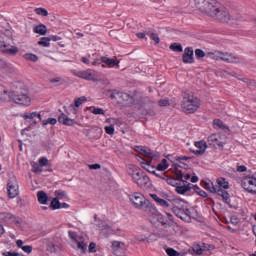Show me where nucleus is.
Returning a JSON list of instances; mask_svg holds the SVG:
<instances>
[{
  "label": "nucleus",
  "instance_id": "obj_9",
  "mask_svg": "<svg viewBox=\"0 0 256 256\" xmlns=\"http://www.w3.org/2000/svg\"><path fill=\"white\" fill-rule=\"evenodd\" d=\"M69 237L73 243H76L77 249H80V251H82V253L87 252V242H85V238L83 236L78 235L73 231H70Z\"/></svg>",
  "mask_w": 256,
  "mask_h": 256
},
{
  "label": "nucleus",
  "instance_id": "obj_25",
  "mask_svg": "<svg viewBox=\"0 0 256 256\" xmlns=\"http://www.w3.org/2000/svg\"><path fill=\"white\" fill-rule=\"evenodd\" d=\"M38 202L41 203V205H47V193L45 191H39L37 193Z\"/></svg>",
  "mask_w": 256,
  "mask_h": 256
},
{
  "label": "nucleus",
  "instance_id": "obj_20",
  "mask_svg": "<svg viewBox=\"0 0 256 256\" xmlns=\"http://www.w3.org/2000/svg\"><path fill=\"white\" fill-rule=\"evenodd\" d=\"M127 173L128 175H130V177H132L134 181V179L139 176L141 171H139V168L137 166L130 164L127 166Z\"/></svg>",
  "mask_w": 256,
  "mask_h": 256
},
{
  "label": "nucleus",
  "instance_id": "obj_28",
  "mask_svg": "<svg viewBox=\"0 0 256 256\" xmlns=\"http://www.w3.org/2000/svg\"><path fill=\"white\" fill-rule=\"evenodd\" d=\"M26 61H32V63H37L39 61V56L33 53H26L23 55Z\"/></svg>",
  "mask_w": 256,
  "mask_h": 256
},
{
  "label": "nucleus",
  "instance_id": "obj_35",
  "mask_svg": "<svg viewBox=\"0 0 256 256\" xmlns=\"http://www.w3.org/2000/svg\"><path fill=\"white\" fill-rule=\"evenodd\" d=\"M171 51H175L176 53H183V46L178 43H173L170 45Z\"/></svg>",
  "mask_w": 256,
  "mask_h": 256
},
{
  "label": "nucleus",
  "instance_id": "obj_16",
  "mask_svg": "<svg viewBox=\"0 0 256 256\" xmlns=\"http://www.w3.org/2000/svg\"><path fill=\"white\" fill-rule=\"evenodd\" d=\"M195 147L198 150L193 151L194 155H205V151H207V142L204 140L195 142Z\"/></svg>",
  "mask_w": 256,
  "mask_h": 256
},
{
  "label": "nucleus",
  "instance_id": "obj_14",
  "mask_svg": "<svg viewBox=\"0 0 256 256\" xmlns=\"http://www.w3.org/2000/svg\"><path fill=\"white\" fill-rule=\"evenodd\" d=\"M193 55H194L193 48L186 47L184 49V54L182 56L183 63H186V64L195 63V58L193 57Z\"/></svg>",
  "mask_w": 256,
  "mask_h": 256
},
{
  "label": "nucleus",
  "instance_id": "obj_54",
  "mask_svg": "<svg viewBox=\"0 0 256 256\" xmlns=\"http://www.w3.org/2000/svg\"><path fill=\"white\" fill-rule=\"evenodd\" d=\"M214 127H216L217 129H223V127H225L223 125V121L219 120V119H216L214 120Z\"/></svg>",
  "mask_w": 256,
  "mask_h": 256
},
{
  "label": "nucleus",
  "instance_id": "obj_4",
  "mask_svg": "<svg viewBox=\"0 0 256 256\" xmlns=\"http://www.w3.org/2000/svg\"><path fill=\"white\" fill-rule=\"evenodd\" d=\"M208 56L216 61H224V63H239L241 61L238 56H235L232 53L217 50L208 53Z\"/></svg>",
  "mask_w": 256,
  "mask_h": 256
},
{
  "label": "nucleus",
  "instance_id": "obj_31",
  "mask_svg": "<svg viewBox=\"0 0 256 256\" xmlns=\"http://www.w3.org/2000/svg\"><path fill=\"white\" fill-rule=\"evenodd\" d=\"M203 187H204V189H207L208 191H210V193H215L218 188V187L214 186L213 182H211V181L204 182Z\"/></svg>",
  "mask_w": 256,
  "mask_h": 256
},
{
  "label": "nucleus",
  "instance_id": "obj_45",
  "mask_svg": "<svg viewBox=\"0 0 256 256\" xmlns=\"http://www.w3.org/2000/svg\"><path fill=\"white\" fill-rule=\"evenodd\" d=\"M35 117H37V112H31L23 115V119H25V121L35 119Z\"/></svg>",
  "mask_w": 256,
  "mask_h": 256
},
{
  "label": "nucleus",
  "instance_id": "obj_49",
  "mask_svg": "<svg viewBox=\"0 0 256 256\" xmlns=\"http://www.w3.org/2000/svg\"><path fill=\"white\" fill-rule=\"evenodd\" d=\"M157 204L160 205V207H164V208L171 207V204H169V202L161 198L158 200Z\"/></svg>",
  "mask_w": 256,
  "mask_h": 256
},
{
  "label": "nucleus",
  "instance_id": "obj_60",
  "mask_svg": "<svg viewBox=\"0 0 256 256\" xmlns=\"http://www.w3.org/2000/svg\"><path fill=\"white\" fill-rule=\"evenodd\" d=\"M146 35H149V32H139L136 34V37H138V39H145Z\"/></svg>",
  "mask_w": 256,
  "mask_h": 256
},
{
  "label": "nucleus",
  "instance_id": "obj_53",
  "mask_svg": "<svg viewBox=\"0 0 256 256\" xmlns=\"http://www.w3.org/2000/svg\"><path fill=\"white\" fill-rule=\"evenodd\" d=\"M89 253H95L97 251V244L91 242L88 246Z\"/></svg>",
  "mask_w": 256,
  "mask_h": 256
},
{
  "label": "nucleus",
  "instance_id": "obj_30",
  "mask_svg": "<svg viewBox=\"0 0 256 256\" xmlns=\"http://www.w3.org/2000/svg\"><path fill=\"white\" fill-rule=\"evenodd\" d=\"M38 45H40V47H51V38L49 37L40 38V40L38 41Z\"/></svg>",
  "mask_w": 256,
  "mask_h": 256
},
{
  "label": "nucleus",
  "instance_id": "obj_56",
  "mask_svg": "<svg viewBox=\"0 0 256 256\" xmlns=\"http://www.w3.org/2000/svg\"><path fill=\"white\" fill-rule=\"evenodd\" d=\"M175 175H176L177 181H185V180H183V171L176 170Z\"/></svg>",
  "mask_w": 256,
  "mask_h": 256
},
{
  "label": "nucleus",
  "instance_id": "obj_5",
  "mask_svg": "<svg viewBox=\"0 0 256 256\" xmlns=\"http://www.w3.org/2000/svg\"><path fill=\"white\" fill-rule=\"evenodd\" d=\"M9 97V99H12V101L18 105H24L25 107H29V105H31V97L27 90L10 92Z\"/></svg>",
  "mask_w": 256,
  "mask_h": 256
},
{
  "label": "nucleus",
  "instance_id": "obj_64",
  "mask_svg": "<svg viewBox=\"0 0 256 256\" xmlns=\"http://www.w3.org/2000/svg\"><path fill=\"white\" fill-rule=\"evenodd\" d=\"M89 169H94V170H97V169H101V166L99 164H90L88 165Z\"/></svg>",
  "mask_w": 256,
  "mask_h": 256
},
{
  "label": "nucleus",
  "instance_id": "obj_52",
  "mask_svg": "<svg viewBox=\"0 0 256 256\" xmlns=\"http://www.w3.org/2000/svg\"><path fill=\"white\" fill-rule=\"evenodd\" d=\"M92 113L93 115H105V110L103 108H94Z\"/></svg>",
  "mask_w": 256,
  "mask_h": 256
},
{
  "label": "nucleus",
  "instance_id": "obj_18",
  "mask_svg": "<svg viewBox=\"0 0 256 256\" xmlns=\"http://www.w3.org/2000/svg\"><path fill=\"white\" fill-rule=\"evenodd\" d=\"M101 63H104V64H102L103 68L108 67L109 69H113V67L119 66V63H117V61H115V59L108 58L106 56L101 57Z\"/></svg>",
  "mask_w": 256,
  "mask_h": 256
},
{
  "label": "nucleus",
  "instance_id": "obj_44",
  "mask_svg": "<svg viewBox=\"0 0 256 256\" xmlns=\"http://www.w3.org/2000/svg\"><path fill=\"white\" fill-rule=\"evenodd\" d=\"M55 195H56V199H65V197H67V193L65 191H62V190H57L55 192Z\"/></svg>",
  "mask_w": 256,
  "mask_h": 256
},
{
  "label": "nucleus",
  "instance_id": "obj_50",
  "mask_svg": "<svg viewBox=\"0 0 256 256\" xmlns=\"http://www.w3.org/2000/svg\"><path fill=\"white\" fill-rule=\"evenodd\" d=\"M195 55L197 59H203V57H205V51H203L202 49H196Z\"/></svg>",
  "mask_w": 256,
  "mask_h": 256
},
{
  "label": "nucleus",
  "instance_id": "obj_21",
  "mask_svg": "<svg viewBox=\"0 0 256 256\" xmlns=\"http://www.w3.org/2000/svg\"><path fill=\"white\" fill-rule=\"evenodd\" d=\"M214 193H217V195L222 197L225 203L227 204L231 203V198L225 189L218 187Z\"/></svg>",
  "mask_w": 256,
  "mask_h": 256
},
{
  "label": "nucleus",
  "instance_id": "obj_43",
  "mask_svg": "<svg viewBox=\"0 0 256 256\" xmlns=\"http://www.w3.org/2000/svg\"><path fill=\"white\" fill-rule=\"evenodd\" d=\"M42 166L40 165V164H38V163H34L33 165H32V171L34 172V173H43V168H41Z\"/></svg>",
  "mask_w": 256,
  "mask_h": 256
},
{
  "label": "nucleus",
  "instance_id": "obj_7",
  "mask_svg": "<svg viewBox=\"0 0 256 256\" xmlns=\"http://www.w3.org/2000/svg\"><path fill=\"white\" fill-rule=\"evenodd\" d=\"M194 5L198 11L204 13V15H211L213 8L217 5L216 0H194Z\"/></svg>",
  "mask_w": 256,
  "mask_h": 256
},
{
  "label": "nucleus",
  "instance_id": "obj_58",
  "mask_svg": "<svg viewBox=\"0 0 256 256\" xmlns=\"http://www.w3.org/2000/svg\"><path fill=\"white\" fill-rule=\"evenodd\" d=\"M165 181H167L168 185H172V187H177V185H179L175 179L173 178H168L165 179Z\"/></svg>",
  "mask_w": 256,
  "mask_h": 256
},
{
  "label": "nucleus",
  "instance_id": "obj_17",
  "mask_svg": "<svg viewBox=\"0 0 256 256\" xmlns=\"http://www.w3.org/2000/svg\"><path fill=\"white\" fill-rule=\"evenodd\" d=\"M74 75L76 77H79L80 79H85L86 81H95V78H93V74L91 73V70L75 71Z\"/></svg>",
  "mask_w": 256,
  "mask_h": 256
},
{
  "label": "nucleus",
  "instance_id": "obj_29",
  "mask_svg": "<svg viewBox=\"0 0 256 256\" xmlns=\"http://www.w3.org/2000/svg\"><path fill=\"white\" fill-rule=\"evenodd\" d=\"M216 187H219L220 189H229V182H227L225 178H218Z\"/></svg>",
  "mask_w": 256,
  "mask_h": 256
},
{
  "label": "nucleus",
  "instance_id": "obj_34",
  "mask_svg": "<svg viewBox=\"0 0 256 256\" xmlns=\"http://www.w3.org/2000/svg\"><path fill=\"white\" fill-rule=\"evenodd\" d=\"M166 169H169V164L167 159H162L161 163L157 165V171H165Z\"/></svg>",
  "mask_w": 256,
  "mask_h": 256
},
{
  "label": "nucleus",
  "instance_id": "obj_36",
  "mask_svg": "<svg viewBox=\"0 0 256 256\" xmlns=\"http://www.w3.org/2000/svg\"><path fill=\"white\" fill-rule=\"evenodd\" d=\"M192 251L193 253H195L196 255H203V252L205 251V249H203V247L199 244H195L192 247Z\"/></svg>",
  "mask_w": 256,
  "mask_h": 256
},
{
  "label": "nucleus",
  "instance_id": "obj_40",
  "mask_svg": "<svg viewBox=\"0 0 256 256\" xmlns=\"http://www.w3.org/2000/svg\"><path fill=\"white\" fill-rule=\"evenodd\" d=\"M150 39L155 42V45H159L161 43V39L159 38V35L153 32H149Z\"/></svg>",
  "mask_w": 256,
  "mask_h": 256
},
{
  "label": "nucleus",
  "instance_id": "obj_8",
  "mask_svg": "<svg viewBox=\"0 0 256 256\" xmlns=\"http://www.w3.org/2000/svg\"><path fill=\"white\" fill-rule=\"evenodd\" d=\"M8 196L10 199H15L19 195V184L17 183V178L11 176L7 184Z\"/></svg>",
  "mask_w": 256,
  "mask_h": 256
},
{
  "label": "nucleus",
  "instance_id": "obj_51",
  "mask_svg": "<svg viewBox=\"0 0 256 256\" xmlns=\"http://www.w3.org/2000/svg\"><path fill=\"white\" fill-rule=\"evenodd\" d=\"M39 165L40 167H47V165H49V160L46 157L40 158Z\"/></svg>",
  "mask_w": 256,
  "mask_h": 256
},
{
  "label": "nucleus",
  "instance_id": "obj_59",
  "mask_svg": "<svg viewBox=\"0 0 256 256\" xmlns=\"http://www.w3.org/2000/svg\"><path fill=\"white\" fill-rule=\"evenodd\" d=\"M153 175H155L159 179H163V181H165V179H167V174H165V173H157L156 170H155V173H153Z\"/></svg>",
  "mask_w": 256,
  "mask_h": 256
},
{
  "label": "nucleus",
  "instance_id": "obj_10",
  "mask_svg": "<svg viewBox=\"0 0 256 256\" xmlns=\"http://www.w3.org/2000/svg\"><path fill=\"white\" fill-rule=\"evenodd\" d=\"M134 183H136L140 189H149L151 187V179L143 172L135 177Z\"/></svg>",
  "mask_w": 256,
  "mask_h": 256
},
{
  "label": "nucleus",
  "instance_id": "obj_38",
  "mask_svg": "<svg viewBox=\"0 0 256 256\" xmlns=\"http://www.w3.org/2000/svg\"><path fill=\"white\" fill-rule=\"evenodd\" d=\"M123 99H127V93L118 91V94L116 96V102L121 105V103H123Z\"/></svg>",
  "mask_w": 256,
  "mask_h": 256
},
{
  "label": "nucleus",
  "instance_id": "obj_57",
  "mask_svg": "<svg viewBox=\"0 0 256 256\" xmlns=\"http://www.w3.org/2000/svg\"><path fill=\"white\" fill-rule=\"evenodd\" d=\"M22 251H24V253H27L29 255L33 251V246L26 245V246L22 247Z\"/></svg>",
  "mask_w": 256,
  "mask_h": 256
},
{
  "label": "nucleus",
  "instance_id": "obj_48",
  "mask_svg": "<svg viewBox=\"0 0 256 256\" xmlns=\"http://www.w3.org/2000/svg\"><path fill=\"white\" fill-rule=\"evenodd\" d=\"M158 105L160 107H169V105H171V103L169 102V99H161V100H159Z\"/></svg>",
  "mask_w": 256,
  "mask_h": 256
},
{
  "label": "nucleus",
  "instance_id": "obj_24",
  "mask_svg": "<svg viewBox=\"0 0 256 256\" xmlns=\"http://www.w3.org/2000/svg\"><path fill=\"white\" fill-rule=\"evenodd\" d=\"M138 152L140 155H143L144 157H148V159H153V151L148 150L147 148L144 147H138Z\"/></svg>",
  "mask_w": 256,
  "mask_h": 256
},
{
  "label": "nucleus",
  "instance_id": "obj_27",
  "mask_svg": "<svg viewBox=\"0 0 256 256\" xmlns=\"http://www.w3.org/2000/svg\"><path fill=\"white\" fill-rule=\"evenodd\" d=\"M34 33H37L38 35H47V26L40 24L34 27Z\"/></svg>",
  "mask_w": 256,
  "mask_h": 256
},
{
  "label": "nucleus",
  "instance_id": "obj_39",
  "mask_svg": "<svg viewBox=\"0 0 256 256\" xmlns=\"http://www.w3.org/2000/svg\"><path fill=\"white\" fill-rule=\"evenodd\" d=\"M51 209H61V202L57 198H54L50 203Z\"/></svg>",
  "mask_w": 256,
  "mask_h": 256
},
{
  "label": "nucleus",
  "instance_id": "obj_22",
  "mask_svg": "<svg viewBox=\"0 0 256 256\" xmlns=\"http://www.w3.org/2000/svg\"><path fill=\"white\" fill-rule=\"evenodd\" d=\"M140 165L142 169H145V171H148V173H155V166L151 165V162L145 159H142L140 162Z\"/></svg>",
  "mask_w": 256,
  "mask_h": 256
},
{
  "label": "nucleus",
  "instance_id": "obj_15",
  "mask_svg": "<svg viewBox=\"0 0 256 256\" xmlns=\"http://www.w3.org/2000/svg\"><path fill=\"white\" fill-rule=\"evenodd\" d=\"M58 123L66 125L67 127H73V125H77V121L75 120V118H69L65 113H62L58 117Z\"/></svg>",
  "mask_w": 256,
  "mask_h": 256
},
{
  "label": "nucleus",
  "instance_id": "obj_47",
  "mask_svg": "<svg viewBox=\"0 0 256 256\" xmlns=\"http://www.w3.org/2000/svg\"><path fill=\"white\" fill-rule=\"evenodd\" d=\"M105 131L108 135H114L115 134V126L110 125V126H105Z\"/></svg>",
  "mask_w": 256,
  "mask_h": 256
},
{
  "label": "nucleus",
  "instance_id": "obj_1",
  "mask_svg": "<svg viewBox=\"0 0 256 256\" xmlns=\"http://www.w3.org/2000/svg\"><path fill=\"white\" fill-rule=\"evenodd\" d=\"M209 17L217 19L218 21H221V23H230V25L237 23V20L232 18L231 14H229V10L221 6L218 2H216V5L212 8V12H210Z\"/></svg>",
  "mask_w": 256,
  "mask_h": 256
},
{
  "label": "nucleus",
  "instance_id": "obj_19",
  "mask_svg": "<svg viewBox=\"0 0 256 256\" xmlns=\"http://www.w3.org/2000/svg\"><path fill=\"white\" fill-rule=\"evenodd\" d=\"M137 103V96H131L127 94L126 98H122L120 105H125V107H133Z\"/></svg>",
  "mask_w": 256,
  "mask_h": 256
},
{
  "label": "nucleus",
  "instance_id": "obj_63",
  "mask_svg": "<svg viewBox=\"0 0 256 256\" xmlns=\"http://www.w3.org/2000/svg\"><path fill=\"white\" fill-rule=\"evenodd\" d=\"M3 256H19L17 252H3Z\"/></svg>",
  "mask_w": 256,
  "mask_h": 256
},
{
  "label": "nucleus",
  "instance_id": "obj_32",
  "mask_svg": "<svg viewBox=\"0 0 256 256\" xmlns=\"http://www.w3.org/2000/svg\"><path fill=\"white\" fill-rule=\"evenodd\" d=\"M4 219H5V221H11L12 223H21V218H16L11 213L5 214Z\"/></svg>",
  "mask_w": 256,
  "mask_h": 256
},
{
  "label": "nucleus",
  "instance_id": "obj_23",
  "mask_svg": "<svg viewBox=\"0 0 256 256\" xmlns=\"http://www.w3.org/2000/svg\"><path fill=\"white\" fill-rule=\"evenodd\" d=\"M175 191L176 193H178V195H185L187 191H191V184H188V185L177 184Z\"/></svg>",
  "mask_w": 256,
  "mask_h": 256
},
{
  "label": "nucleus",
  "instance_id": "obj_61",
  "mask_svg": "<svg viewBox=\"0 0 256 256\" xmlns=\"http://www.w3.org/2000/svg\"><path fill=\"white\" fill-rule=\"evenodd\" d=\"M136 241H140V242H143V241H147V236L145 235H137L135 237Z\"/></svg>",
  "mask_w": 256,
  "mask_h": 256
},
{
  "label": "nucleus",
  "instance_id": "obj_42",
  "mask_svg": "<svg viewBox=\"0 0 256 256\" xmlns=\"http://www.w3.org/2000/svg\"><path fill=\"white\" fill-rule=\"evenodd\" d=\"M166 253L168 256H181V253H179L178 251H176L173 248H167Z\"/></svg>",
  "mask_w": 256,
  "mask_h": 256
},
{
  "label": "nucleus",
  "instance_id": "obj_41",
  "mask_svg": "<svg viewBox=\"0 0 256 256\" xmlns=\"http://www.w3.org/2000/svg\"><path fill=\"white\" fill-rule=\"evenodd\" d=\"M85 101H87V97L85 96L75 99V107H81Z\"/></svg>",
  "mask_w": 256,
  "mask_h": 256
},
{
  "label": "nucleus",
  "instance_id": "obj_11",
  "mask_svg": "<svg viewBox=\"0 0 256 256\" xmlns=\"http://www.w3.org/2000/svg\"><path fill=\"white\" fill-rule=\"evenodd\" d=\"M130 201L133 203L136 209H143V207H145V203H147L145 196L139 192H135L134 194L130 195Z\"/></svg>",
  "mask_w": 256,
  "mask_h": 256
},
{
  "label": "nucleus",
  "instance_id": "obj_55",
  "mask_svg": "<svg viewBox=\"0 0 256 256\" xmlns=\"http://www.w3.org/2000/svg\"><path fill=\"white\" fill-rule=\"evenodd\" d=\"M10 64L7 63L4 59L0 58V69H9Z\"/></svg>",
  "mask_w": 256,
  "mask_h": 256
},
{
  "label": "nucleus",
  "instance_id": "obj_6",
  "mask_svg": "<svg viewBox=\"0 0 256 256\" xmlns=\"http://www.w3.org/2000/svg\"><path fill=\"white\" fill-rule=\"evenodd\" d=\"M0 51L4 55H17L19 53V48L11 46V37L0 35Z\"/></svg>",
  "mask_w": 256,
  "mask_h": 256
},
{
  "label": "nucleus",
  "instance_id": "obj_26",
  "mask_svg": "<svg viewBox=\"0 0 256 256\" xmlns=\"http://www.w3.org/2000/svg\"><path fill=\"white\" fill-rule=\"evenodd\" d=\"M9 92L5 86L0 84V99H2L3 101H7V99H10L9 97Z\"/></svg>",
  "mask_w": 256,
  "mask_h": 256
},
{
  "label": "nucleus",
  "instance_id": "obj_2",
  "mask_svg": "<svg viewBox=\"0 0 256 256\" xmlns=\"http://www.w3.org/2000/svg\"><path fill=\"white\" fill-rule=\"evenodd\" d=\"M184 113H195L201 107V101L191 92H184L181 104Z\"/></svg>",
  "mask_w": 256,
  "mask_h": 256
},
{
  "label": "nucleus",
  "instance_id": "obj_37",
  "mask_svg": "<svg viewBox=\"0 0 256 256\" xmlns=\"http://www.w3.org/2000/svg\"><path fill=\"white\" fill-rule=\"evenodd\" d=\"M34 13H36V15H41V17H47L49 15V11L45 8H36Z\"/></svg>",
  "mask_w": 256,
  "mask_h": 256
},
{
  "label": "nucleus",
  "instance_id": "obj_13",
  "mask_svg": "<svg viewBox=\"0 0 256 256\" xmlns=\"http://www.w3.org/2000/svg\"><path fill=\"white\" fill-rule=\"evenodd\" d=\"M223 138L219 134H212L208 137V145L217 149V147H223Z\"/></svg>",
  "mask_w": 256,
  "mask_h": 256
},
{
  "label": "nucleus",
  "instance_id": "obj_46",
  "mask_svg": "<svg viewBox=\"0 0 256 256\" xmlns=\"http://www.w3.org/2000/svg\"><path fill=\"white\" fill-rule=\"evenodd\" d=\"M43 125H57V120L55 118H48L42 121Z\"/></svg>",
  "mask_w": 256,
  "mask_h": 256
},
{
  "label": "nucleus",
  "instance_id": "obj_3",
  "mask_svg": "<svg viewBox=\"0 0 256 256\" xmlns=\"http://www.w3.org/2000/svg\"><path fill=\"white\" fill-rule=\"evenodd\" d=\"M170 202L172 205V211L176 215V217H179V219L185 221L186 223H190L191 211L187 207H185L183 201L179 199H173Z\"/></svg>",
  "mask_w": 256,
  "mask_h": 256
},
{
  "label": "nucleus",
  "instance_id": "obj_12",
  "mask_svg": "<svg viewBox=\"0 0 256 256\" xmlns=\"http://www.w3.org/2000/svg\"><path fill=\"white\" fill-rule=\"evenodd\" d=\"M241 185L248 193L256 194V179L253 177L243 178Z\"/></svg>",
  "mask_w": 256,
  "mask_h": 256
},
{
  "label": "nucleus",
  "instance_id": "obj_33",
  "mask_svg": "<svg viewBox=\"0 0 256 256\" xmlns=\"http://www.w3.org/2000/svg\"><path fill=\"white\" fill-rule=\"evenodd\" d=\"M119 93V91L117 90H106L104 91V95H106L107 97H109L110 99L117 101V94Z\"/></svg>",
  "mask_w": 256,
  "mask_h": 256
},
{
  "label": "nucleus",
  "instance_id": "obj_62",
  "mask_svg": "<svg viewBox=\"0 0 256 256\" xmlns=\"http://www.w3.org/2000/svg\"><path fill=\"white\" fill-rule=\"evenodd\" d=\"M237 171L238 173H245V171H247V167L246 166H237Z\"/></svg>",
  "mask_w": 256,
  "mask_h": 256
}]
</instances>
